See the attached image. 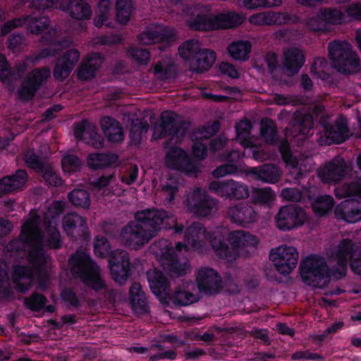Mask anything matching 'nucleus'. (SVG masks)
<instances>
[{
	"instance_id": "nucleus-35",
	"label": "nucleus",
	"mask_w": 361,
	"mask_h": 361,
	"mask_svg": "<svg viewBox=\"0 0 361 361\" xmlns=\"http://www.w3.org/2000/svg\"><path fill=\"white\" fill-rule=\"evenodd\" d=\"M205 228L201 223L194 222L186 228L185 240L194 248H200L205 238Z\"/></svg>"
},
{
	"instance_id": "nucleus-1",
	"label": "nucleus",
	"mask_w": 361,
	"mask_h": 361,
	"mask_svg": "<svg viewBox=\"0 0 361 361\" xmlns=\"http://www.w3.org/2000/svg\"><path fill=\"white\" fill-rule=\"evenodd\" d=\"M135 220L129 222L121 231V243L126 247L139 250L157 235L163 227L169 226L173 219L163 209H147L137 212Z\"/></svg>"
},
{
	"instance_id": "nucleus-27",
	"label": "nucleus",
	"mask_w": 361,
	"mask_h": 361,
	"mask_svg": "<svg viewBox=\"0 0 361 361\" xmlns=\"http://www.w3.org/2000/svg\"><path fill=\"white\" fill-rule=\"evenodd\" d=\"M290 129L286 128V130H290L293 136L298 135H306L312 129L314 125L313 118L310 114H304L300 111H296L290 121Z\"/></svg>"
},
{
	"instance_id": "nucleus-39",
	"label": "nucleus",
	"mask_w": 361,
	"mask_h": 361,
	"mask_svg": "<svg viewBox=\"0 0 361 361\" xmlns=\"http://www.w3.org/2000/svg\"><path fill=\"white\" fill-rule=\"evenodd\" d=\"M228 241V238L218 233L211 238L210 243L217 255L228 261H233L235 259V253L233 250L230 251V247L227 243Z\"/></svg>"
},
{
	"instance_id": "nucleus-55",
	"label": "nucleus",
	"mask_w": 361,
	"mask_h": 361,
	"mask_svg": "<svg viewBox=\"0 0 361 361\" xmlns=\"http://www.w3.org/2000/svg\"><path fill=\"white\" fill-rule=\"evenodd\" d=\"M47 232L48 237L44 241L45 245L50 249H59L62 247L60 233L56 227L52 224L51 221L47 224Z\"/></svg>"
},
{
	"instance_id": "nucleus-40",
	"label": "nucleus",
	"mask_w": 361,
	"mask_h": 361,
	"mask_svg": "<svg viewBox=\"0 0 361 361\" xmlns=\"http://www.w3.org/2000/svg\"><path fill=\"white\" fill-rule=\"evenodd\" d=\"M245 19V18L243 14L233 11L215 16L217 29H228L239 26L244 22Z\"/></svg>"
},
{
	"instance_id": "nucleus-41",
	"label": "nucleus",
	"mask_w": 361,
	"mask_h": 361,
	"mask_svg": "<svg viewBox=\"0 0 361 361\" xmlns=\"http://www.w3.org/2000/svg\"><path fill=\"white\" fill-rule=\"evenodd\" d=\"M33 279V272L28 267L19 266L15 268L13 281L17 283L18 290L25 293L28 290Z\"/></svg>"
},
{
	"instance_id": "nucleus-28",
	"label": "nucleus",
	"mask_w": 361,
	"mask_h": 361,
	"mask_svg": "<svg viewBox=\"0 0 361 361\" xmlns=\"http://www.w3.org/2000/svg\"><path fill=\"white\" fill-rule=\"evenodd\" d=\"M216 61V53L209 49H204L191 59L190 70L196 73L209 71Z\"/></svg>"
},
{
	"instance_id": "nucleus-37",
	"label": "nucleus",
	"mask_w": 361,
	"mask_h": 361,
	"mask_svg": "<svg viewBox=\"0 0 361 361\" xmlns=\"http://www.w3.org/2000/svg\"><path fill=\"white\" fill-rule=\"evenodd\" d=\"M279 149L286 165L295 171V178L298 180L302 176V173L300 169H298V159L293 156L287 139L285 138L281 140L279 145Z\"/></svg>"
},
{
	"instance_id": "nucleus-46",
	"label": "nucleus",
	"mask_w": 361,
	"mask_h": 361,
	"mask_svg": "<svg viewBox=\"0 0 361 361\" xmlns=\"http://www.w3.org/2000/svg\"><path fill=\"white\" fill-rule=\"evenodd\" d=\"M68 201L75 207L88 210L91 204L90 194L86 190L75 188L68 192Z\"/></svg>"
},
{
	"instance_id": "nucleus-3",
	"label": "nucleus",
	"mask_w": 361,
	"mask_h": 361,
	"mask_svg": "<svg viewBox=\"0 0 361 361\" xmlns=\"http://www.w3.org/2000/svg\"><path fill=\"white\" fill-rule=\"evenodd\" d=\"M42 237L41 230L34 221H27L23 225L20 238L23 243L30 245L29 262L42 278V270L49 259L44 250Z\"/></svg>"
},
{
	"instance_id": "nucleus-62",
	"label": "nucleus",
	"mask_w": 361,
	"mask_h": 361,
	"mask_svg": "<svg viewBox=\"0 0 361 361\" xmlns=\"http://www.w3.org/2000/svg\"><path fill=\"white\" fill-rule=\"evenodd\" d=\"M84 141L96 149L101 148L104 145V139L98 134L97 128L94 126H92V129L86 133Z\"/></svg>"
},
{
	"instance_id": "nucleus-10",
	"label": "nucleus",
	"mask_w": 361,
	"mask_h": 361,
	"mask_svg": "<svg viewBox=\"0 0 361 361\" xmlns=\"http://www.w3.org/2000/svg\"><path fill=\"white\" fill-rule=\"evenodd\" d=\"M189 211L200 217H207L218 209V201L200 188L195 189L187 199Z\"/></svg>"
},
{
	"instance_id": "nucleus-14",
	"label": "nucleus",
	"mask_w": 361,
	"mask_h": 361,
	"mask_svg": "<svg viewBox=\"0 0 361 361\" xmlns=\"http://www.w3.org/2000/svg\"><path fill=\"white\" fill-rule=\"evenodd\" d=\"M196 281L200 292L208 295L218 294L223 290L221 276L212 268L199 269L196 274Z\"/></svg>"
},
{
	"instance_id": "nucleus-50",
	"label": "nucleus",
	"mask_w": 361,
	"mask_h": 361,
	"mask_svg": "<svg viewBox=\"0 0 361 361\" xmlns=\"http://www.w3.org/2000/svg\"><path fill=\"white\" fill-rule=\"evenodd\" d=\"M319 11L320 18L324 19L327 26L340 25L343 21L344 14L338 8L325 7Z\"/></svg>"
},
{
	"instance_id": "nucleus-21",
	"label": "nucleus",
	"mask_w": 361,
	"mask_h": 361,
	"mask_svg": "<svg viewBox=\"0 0 361 361\" xmlns=\"http://www.w3.org/2000/svg\"><path fill=\"white\" fill-rule=\"evenodd\" d=\"M227 213L233 222L243 226L257 221L259 217L258 212L247 202L230 207Z\"/></svg>"
},
{
	"instance_id": "nucleus-45",
	"label": "nucleus",
	"mask_w": 361,
	"mask_h": 361,
	"mask_svg": "<svg viewBox=\"0 0 361 361\" xmlns=\"http://www.w3.org/2000/svg\"><path fill=\"white\" fill-rule=\"evenodd\" d=\"M188 25L194 30L209 31L216 28L215 16L211 17L204 14H198L188 21Z\"/></svg>"
},
{
	"instance_id": "nucleus-24",
	"label": "nucleus",
	"mask_w": 361,
	"mask_h": 361,
	"mask_svg": "<svg viewBox=\"0 0 361 361\" xmlns=\"http://www.w3.org/2000/svg\"><path fill=\"white\" fill-rule=\"evenodd\" d=\"M149 287L152 293L161 300L166 299L170 290V283L165 275L157 268L147 272Z\"/></svg>"
},
{
	"instance_id": "nucleus-58",
	"label": "nucleus",
	"mask_w": 361,
	"mask_h": 361,
	"mask_svg": "<svg viewBox=\"0 0 361 361\" xmlns=\"http://www.w3.org/2000/svg\"><path fill=\"white\" fill-rule=\"evenodd\" d=\"M154 73L161 80L173 78L176 76V67L174 64L164 66L161 63H158L154 67Z\"/></svg>"
},
{
	"instance_id": "nucleus-8",
	"label": "nucleus",
	"mask_w": 361,
	"mask_h": 361,
	"mask_svg": "<svg viewBox=\"0 0 361 361\" xmlns=\"http://www.w3.org/2000/svg\"><path fill=\"white\" fill-rule=\"evenodd\" d=\"M168 168L176 169L187 176L196 177L200 172V164L195 161L182 148L170 147L165 156Z\"/></svg>"
},
{
	"instance_id": "nucleus-53",
	"label": "nucleus",
	"mask_w": 361,
	"mask_h": 361,
	"mask_svg": "<svg viewBox=\"0 0 361 361\" xmlns=\"http://www.w3.org/2000/svg\"><path fill=\"white\" fill-rule=\"evenodd\" d=\"M334 201L332 197L322 195L318 197L312 203V209L319 216L328 214L333 208Z\"/></svg>"
},
{
	"instance_id": "nucleus-47",
	"label": "nucleus",
	"mask_w": 361,
	"mask_h": 361,
	"mask_svg": "<svg viewBox=\"0 0 361 361\" xmlns=\"http://www.w3.org/2000/svg\"><path fill=\"white\" fill-rule=\"evenodd\" d=\"M149 124L146 121L141 118H132L130 125L129 135L131 142L134 145H139L143 135L148 131Z\"/></svg>"
},
{
	"instance_id": "nucleus-18",
	"label": "nucleus",
	"mask_w": 361,
	"mask_h": 361,
	"mask_svg": "<svg viewBox=\"0 0 361 361\" xmlns=\"http://www.w3.org/2000/svg\"><path fill=\"white\" fill-rule=\"evenodd\" d=\"M228 240L231 244L230 251H233L235 253V259L243 255L241 252L245 251V255L250 252L248 250L254 249L258 244L257 238L244 231H235L229 233Z\"/></svg>"
},
{
	"instance_id": "nucleus-19",
	"label": "nucleus",
	"mask_w": 361,
	"mask_h": 361,
	"mask_svg": "<svg viewBox=\"0 0 361 361\" xmlns=\"http://www.w3.org/2000/svg\"><path fill=\"white\" fill-rule=\"evenodd\" d=\"M63 227L66 233L74 240H87L89 232L86 219L73 212L66 214L63 218Z\"/></svg>"
},
{
	"instance_id": "nucleus-61",
	"label": "nucleus",
	"mask_w": 361,
	"mask_h": 361,
	"mask_svg": "<svg viewBox=\"0 0 361 361\" xmlns=\"http://www.w3.org/2000/svg\"><path fill=\"white\" fill-rule=\"evenodd\" d=\"M220 129V122L215 121L212 125L204 127L194 133L195 140L209 139L216 134Z\"/></svg>"
},
{
	"instance_id": "nucleus-20",
	"label": "nucleus",
	"mask_w": 361,
	"mask_h": 361,
	"mask_svg": "<svg viewBox=\"0 0 361 361\" xmlns=\"http://www.w3.org/2000/svg\"><path fill=\"white\" fill-rule=\"evenodd\" d=\"M350 137L349 128L346 119L340 116L334 122L331 128L326 134L320 136L319 142L321 145L340 144Z\"/></svg>"
},
{
	"instance_id": "nucleus-42",
	"label": "nucleus",
	"mask_w": 361,
	"mask_h": 361,
	"mask_svg": "<svg viewBox=\"0 0 361 361\" xmlns=\"http://www.w3.org/2000/svg\"><path fill=\"white\" fill-rule=\"evenodd\" d=\"M176 116L173 111H166L161 113V123L156 126V130L160 132L159 138L166 135L172 136L178 122Z\"/></svg>"
},
{
	"instance_id": "nucleus-54",
	"label": "nucleus",
	"mask_w": 361,
	"mask_h": 361,
	"mask_svg": "<svg viewBox=\"0 0 361 361\" xmlns=\"http://www.w3.org/2000/svg\"><path fill=\"white\" fill-rule=\"evenodd\" d=\"M336 192V196H340V197L355 196L361 198V180L345 183L340 188H338Z\"/></svg>"
},
{
	"instance_id": "nucleus-4",
	"label": "nucleus",
	"mask_w": 361,
	"mask_h": 361,
	"mask_svg": "<svg viewBox=\"0 0 361 361\" xmlns=\"http://www.w3.org/2000/svg\"><path fill=\"white\" fill-rule=\"evenodd\" d=\"M328 49L331 67L341 73L350 75L361 70L360 59L349 43L334 41L329 44Z\"/></svg>"
},
{
	"instance_id": "nucleus-16",
	"label": "nucleus",
	"mask_w": 361,
	"mask_h": 361,
	"mask_svg": "<svg viewBox=\"0 0 361 361\" xmlns=\"http://www.w3.org/2000/svg\"><path fill=\"white\" fill-rule=\"evenodd\" d=\"M80 54L76 49H71L56 59L53 69V76L59 82L64 81L70 75L80 59Z\"/></svg>"
},
{
	"instance_id": "nucleus-25",
	"label": "nucleus",
	"mask_w": 361,
	"mask_h": 361,
	"mask_svg": "<svg viewBox=\"0 0 361 361\" xmlns=\"http://www.w3.org/2000/svg\"><path fill=\"white\" fill-rule=\"evenodd\" d=\"M334 214L337 218L355 223L361 220V205L356 200L348 199L336 206Z\"/></svg>"
},
{
	"instance_id": "nucleus-59",
	"label": "nucleus",
	"mask_w": 361,
	"mask_h": 361,
	"mask_svg": "<svg viewBox=\"0 0 361 361\" xmlns=\"http://www.w3.org/2000/svg\"><path fill=\"white\" fill-rule=\"evenodd\" d=\"M112 278L120 284L123 283L130 276V265L109 266Z\"/></svg>"
},
{
	"instance_id": "nucleus-38",
	"label": "nucleus",
	"mask_w": 361,
	"mask_h": 361,
	"mask_svg": "<svg viewBox=\"0 0 361 361\" xmlns=\"http://www.w3.org/2000/svg\"><path fill=\"white\" fill-rule=\"evenodd\" d=\"M252 44L248 40H238L231 43L228 47V53L234 60L247 61L250 58Z\"/></svg>"
},
{
	"instance_id": "nucleus-17",
	"label": "nucleus",
	"mask_w": 361,
	"mask_h": 361,
	"mask_svg": "<svg viewBox=\"0 0 361 361\" xmlns=\"http://www.w3.org/2000/svg\"><path fill=\"white\" fill-rule=\"evenodd\" d=\"M25 162L30 167L35 169L37 173H41L44 180L50 185L58 187L62 185V180L58 177L45 159L28 152L25 154Z\"/></svg>"
},
{
	"instance_id": "nucleus-5",
	"label": "nucleus",
	"mask_w": 361,
	"mask_h": 361,
	"mask_svg": "<svg viewBox=\"0 0 361 361\" xmlns=\"http://www.w3.org/2000/svg\"><path fill=\"white\" fill-rule=\"evenodd\" d=\"M300 271L305 283L317 288L327 286L332 274V268H329L325 259L316 255H311L302 259Z\"/></svg>"
},
{
	"instance_id": "nucleus-12",
	"label": "nucleus",
	"mask_w": 361,
	"mask_h": 361,
	"mask_svg": "<svg viewBox=\"0 0 361 361\" xmlns=\"http://www.w3.org/2000/svg\"><path fill=\"white\" fill-rule=\"evenodd\" d=\"M358 246L350 239H343L340 241L335 255L336 264L332 265V274L337 279L345 275L348 261H351L354 253L360 250Z\"/></svg>"
},
{
	"instance_id": "nucleus-57",
	"label": "nucleus",
	"mask_w": 361,
	"mask_h": 361,
	"mask_svg": "<svg viewBox=\"0 0 361 361\" xmlns=\"http://www.w3.org/2000/svg\"><path fill=\"white\" fill-rule=\"evenodd\" d=\"M47 302V299L44 295L36 292L24 300L26 307L34 312L39 311L44 308Z\"/></svg>"
},
{
	"instance_id": "nucleus-2",
	"label": "nucleus",
	"mask_w": 361,
	"mask_h": 361,
	"mask_svg": "<svg viewBox=\"0 0 361 361\" xmlns=\"http://www.w3.org/2000/svg\"><path fill=\"white\" fill-rule=\"evenodd\" d=\"M71 272L81 279L83 283L98 292L104 290V298L109 304L116 307L121 300V294L115 289L109 288L101 278L100 269L90 256L84 252H77L69 259Z\"/></svg>"
},
{
	"instance_id": "nucleus-36",
	"label": "nucleus",
	"mask_w": 361,
	"mask_h": 361,
	"mask_svg": "<svg viewBox=\"0 0 361 361\" xmlns=\"http://www.w3.org/2000/svg\"><path fill=\"white\" fill-rule=\"evenodd\" d=\"M288 15L283 13L264 12L255 14L250 18V22L255 25H281L287 20Z\"/></svg>"
},
{
	"instance_id": "nucleus-22",
	"label": "nucleus",
	"mask_w": 361,
	"mask_h": 361,
	"mask_svg": "<svg viewBox=\"0 0 361 361\" xmlns=\"http://www.w3.org/2000/svg\"><path fill=\"white\" fill-rule=\"evenodd\" d=\"M247 176H253L255 180L264 183L275 184L281 179L283 171L274 164H264L245 171Z\"/></svg>"
},
{
	"instance_id": "nucleus-49",
	"label": "nucleus",
	"mask_w": 361,
	"mask_h": 361,
	"mask_svg": "<svg viewBox=\"0 0 361 361\" xmlns=\"http://www.w3.org/2000/svg\"><path fill=\"white\" fill-rule=\"evenodd\" d=\"M275 199V195L270 188H255L252 192L251 201L255 204L267 206Z\"/></svg>"
},
{
	"instance_id": "nucleus-34",
	"label": "nucleus",
	"mask_w": 361,
	"mask_h": 361,
	"mask_svg": "<svg viewBox=\"0 0 361 361\" xmlns=\"http://www.w3.org/2000/svg\"><path fill=\"white\" fill-rule=\"evenodd\" d=\"M118 163V156L115 153H92L87 157L88 166L94 170L115 166Z\"/></svg>"
},
{
	"instance_id": "nucleus-44",
	"label": "nucleus",
	"mask_w": 361,
	"mask_h": 361,
	"mask_svg": "<svg viewBox=\"0 0 361 361\" xmlns=\"http://www.w3.org/2000/svg\"><path fill=\"white\" fill-rule=\"evenodd\" d=\"M167 298L178 306L189 305L197 301V298L194 294L180 286L176 287L172 293L169 291Z\"/></svg>"
},
{
	"instance_id": "nucleus-56",
	"label": "nucleus",
	"mask_w": 361,
	"mask_h": 361,
	"mask_svg": "<svg viewBox=\"0 0 361 361\" xmlns=\"http://www.w3.org/2000/svg\"><path fill=\"white\" fill-rule=\"evenodd\" d=\"M49 22V18L45 16L37 17L30 15L27 29L30 33L38 35L48 28Z\"/></svg>"
},
{
	"instance_id": "nucleus-9",
	"label": "nucleus",
	"mask_w": 361,
	"mask_h": 361,
	"mask_svg": "<svg viewBox=\"0 0 361 361\" xmlns=\"http://www.w3.org/2000/svg\"><path fill=\"white\" fill-rule=\"evenodd\" d=\"M50 75L51 71L48 66L33 69L25 78L21 87L18 90V98L23 102L31 100Z\"/></svg>"
},
{
	"instance_id": "nucleus-11",
	"label": "nucleus",
	"mask_w": 361,
	"mask_h": 361,
	"mask_svg": "<svg viewBox=\"0 0 361 361\" xmlns=\"http://www.w3.org/2000/svg\"><path fill=\"white\" fill-rule=\"evenodd\" d=\"M299 255L294 247L283 245L270 252V259L277 271L283 275L289 274L298 264Z\"/></svg>"
},
{
	"instance_id": "nucleus-6",
	"label": "nucleus",
	"mask_w": 361,
	"mask_h": 361,
	"mask_svg": "<svg viewBox=\"0 0 361 361\" xmlns=\"http://www.w3.org/2000/svg\"><path fill=\"white\" fill-rule=\"evenodd\" d=\"M157 248L155 251L159 256L163 269L172 277H179L187 274L190 268L188 259L180 258L174 247L166 240H161L154 243Z\"/></svg>"
},
{
	"instance_id": "nucleus-63",
	"label": "nucleus",
	"mask_w": 361,
	"mask_h": 361,
	"mask_svg": "<svg viewBox=\"0 0 361 361\" xmlns=\"http://www.w3.org/2000/svg\"><path fill=\"white\" fill-rule=\"evenodd\" d=\"M252 127V125L248 119L241 120L235 126L237 137L243 140H247L250 137Z\"/></svg>"
},
{
	"instance_id": "nucleus-30",
	"label": "nucleus",
	"mask_w": 361,
	"mask_h": 361,
	"mask_svg": "<svg viewBox=\"0 0 361 361\" xmlns=\"http://www.w3.org/2000/svg\"><path fill=\"white\" fill-rule=\"evenodd\" d=\"M60 7L63 11L77 20L89 19L91 17L90 6L84 0H70L63 1Z\"/></svg>"
},
{
	"instance_id": "nucleus-31",
	"label": "nucleus",
	"mask_w": 361,
	"mask_h": 361,
	"mask_svg": "<svg viewBox=\"0 0 361 361\" xmlns=\"http://www.w3.org/2000/svg\"><path fill=\"white\" fill-rule=\"evenodd\" d=\"M103 63L99 53L92 54L86 60H83L78 68V78L81 80H87L94 77L95 72Z\"/></svg>"
},
{
	"instance_id": "nucleus-13",
	"label": "nucleus",
	"mask_w": 361,
	"mask_h": 361,
	"mask_svg": "<svg viewBox=\"0 0 361 361\" xmlns=\"http://www.w3.org/2000/svg\"><path fill=\"white\" fill-rule=\"evenodd\" d=\"M209 189L219 196L229 199L244 200L250 195L248 187L246 185L233 180L212 181L209 183Z\"/></svg>"
},
{
	"instance_id": "nucleus-33",
	"label": "nucleus",
	"mask_w": 361,
	"mask_h": 361,
	"mask_svg": "<svg viewBox=\"0 0 361 361\" xmlns=\"http://www.w3.org/2000/svg\"><path fill=\"white\" fill-rule=\"evenodd\" d=\"M130 300L132 308L138 314L149 312V305L140 283H133L130 288Z\"/></svg>"
},
{
	"instance_id": "nucleus-52",
	"label": "nucleus",
	"mask_w": 361,
	"mask_h": 361,
	"mask_svg": "<svg viewBox=\"0 0 361 361\" xmlns=\"http://www.w3.org/2000/svg\"><path fill=\"white\" fill-rule=\"evenodd\" d=\"M132 0H117L116 4L117 20L121 24L127 23L133 11Z\"/></svg>"
},
{
	"instance_id": "nucleus-7",
	"label": "nucleus",
	"mask_w": 361,
	"mask_h": 361,
	"mask_svg": "<svg viewBox=\"0 0 361 361\" xmlns=\"http://www.w3.org/2000/svg\"><path fill=\"white\" fill-rule=\"evenodd\" d=\"M274 220L279 230L289 231L302 226L307 221V214L300 205L288 204L280 207Z\"/></svg>"
},
{
	"instance_id": "nucleus-43",
	"label": "nucleus",
	"mask_w": 361,
	"mask_h": 361,
	"mask_svg": "<svg viewBox=\"0 0 361 361\" xmlns=\"http://www.w3.org/2000/svg\"><path fill=\"white\" fill-rule=\"evenodd\" d=\"M260 135L267 144L275 145L278 143L277 127L273 120L269 118H264L261 120Z\"/></svg>"
},
{
	"instance_id": "nucleus-26",
	"label": "nucleus",
	"mask_w": 361,
	"mask_h": 361,
	"mask_svg": "<svg viewBox=\"0 0 361 361\" xmlns=\"http://www.w3.org/2000/svg\"><path fill=\"white\" fill-rule=\"evenodd\" d=\"M175 34L164 27H155L146 30L144 32L137 36L141 44L148 45L159 42H170L174 39Z\"/></svg>"
},
{
	"instance_id": "nucleus-64",
	"label": "nucleus",
	"mask_w": 361,
	"mask_h": 361,
	"mask_svg": "<svg viewBox=\"0 0 361 361\" xmlns=\"http://www.w3.org/2000/svg\"><path fill=\"white\" fill-rule=\"evenodd\" d=\"M308 28L314 32H326L328 26L326 24L324 19L321 18L319 16V11H317L315 16L310 18L307 22Z\"/></svg>"
},
{
	"instance_id": "nucleus-48",
	"label": "nucleus",
	"mask_w": 361,
	"mask_h": 361,
	"mask_svg": "<svg viewBox=\"0 0 361 361\" xmlns=\"http://www.w3.org/2000/svg\"><path fill=\"white\" fill-rule=\"evenodd\" d=\"M202 47H201L199 41L196 39H191L183 42L178 48V52L180 56L189 61L191 62L192 58L197 54Z\"/></svg>"
},
{
	"instance_id": "nucleus-15",
	"label": "nucleus",
	"mask_w": 361,
	"mask_h": 361,
	"mask_svg": "<svg viewBox=\"0 0 361 361\" xmlns=\"http://www.w3.org/2000/svg\"><path fill=\"white\" fill-rule=\"evenodd\" d=\"M347 173V164L341 156L335 157L317 169V174L326 183H337L342 180Z\"/></svg>"
},
{
	"instance_id": "nucleus-23",
	"label": "nucleus",
	"mask_w": 361,
	"mask_h": 361,
	"mask_svg": "<svg viewBox=\"0 0 361 361\" xmlns=\"http://www.w3.org/2000/svg\"><path fill=\"white\" fill-rule=\"evenodd\" d=\"M305 56L302 51L298 48H290L283 54L282 72L288 77L299 73L303 66Z\"/></svg>"
},
{
	"instance_id": "nucleus-60",
	"label": "nucleus",
	"mask_w": 361,
	"mask_h": 361,
	"mask_svg": "<svg viewBox=\"0 0 361 361\" xmlns=\"http://www.w3.org/2000/svg\"><path fill=\"white\" fill-rule=\"evenodd\" d=\"M109 263V266L130 265L129 254L126 250H116L111 253Z\"/></svg>"
},
{
	"instance_id": "nucleus-51",
	"label": "nucleus",
	"mask_w": 361,
	"mask_h": 361,
	"mask_svg": "<svg viewBox=\"0 0 361 361\" xmlns=\"http://www.w3.org/2000/svg\"><path fill=\"white\" fill-rule=\"evenodd\" d=\"M60 32L55 29H51L42 36L41 42H44L47 44L54 47H61L62 48H69L73 42L68 38L59 39Z\"/></svg>"
},
{
	"instance_id": "nucleus-32",
	"label": "nucleus",
	"mask_w": 361,
	"mask_h": 361,
	"mask_svg": "<svg viewBox=\"0 0 361 361\" xmlns=\"http://www.w3.org/2000/svg\"><path fill=\"white\" fill-rule=\"evenodd\" d=\"M101 128L107 140L111 142L118 143L124 138L121 124L111 117H104L101 120Z\"/></svg>"
},
{
	"instance_id": "nucleus-29",
	"label": "nucleus",
	"mask_w": 361,
	"mask_h": 361,
	"mask_svg": "<svg viewBox=\"0 0 361 361\" xmlns=\"http://www.w3.org/2000/svg\"><path fill=\"white\" fill-rule=\"evenodd\" d=\"M25 170L18 169L15 174L5 176L0 180V197L21 188L27 182Z\"/></svg>"
}]
</instances>
